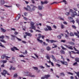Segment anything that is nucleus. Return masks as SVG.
Returning <instances> with one entry per match:
<instances>
[{
  "label": "nucleus",
  "instance_id": "obj_8",
  "mask_svg": "<svg viewBox=\"0 0 79 79\" xmlns=\"http://www.w3.org/2000/svg\"><path fill=\"white\" fill-rule=\"evenodd\" d=\"M60 61L62 63V64H64L66 66H68V63L67 62H63L61 60Z\"/></svg>",
  "mask_w": 79,
  "mask_h": 79
},
{
  "label": "nucleus",
  "instance_id": "obj_19",
  "mask_svg": "<svg viewBox=\"0 0 79 79\" xmlns=\"http://www.w3.org/2000/svg\"><path fill=\"white\" fill-rule=\"evenodd\" d=\"M60 52L61 53V54H64V55L65 53V52H64V50H60Z\"/></svg>",
  "mask_w": 79,
  "mask_h": 79
},
{
  "label": "nucleus",
  "instance_id": "obj_28",
  "mask_svg": "<svg viewBox=\"0 0 79 79\" xmlns=\"http://www.w3.org/2000/svg\"><path fill=\"white\" fill-rule=\"evenodd\" d=\"M61 2H64L65 4H67V2H66V1L65 0H63L62 2H61L60 3H61Z\"/></svg>",
  "mask_w": 79,
  "mask_h": 79
},
{
  "label": "nucleus",
  "instance_id": "obj_18",
  "mask_svg": "<svg viewBox=\"0 0 79 79\" xmlns=\"http://www.w3.org/2000/svg\"><path fill=\"white\" fill-rule=\"evenodd\" d=\"M52 58L54 61H56V59L55 58V56H53V55H52Z\"/></svg>",
  "mask_w": 79,
  "mask_h": 79
},
{
  "label": "nucleus",
  "instance_id": "obj_11",
  "mask_svg": "<svg viewBox=\"0 0 79 79\" xmlns=\"http://www.w3.org/2000/svg\"><path fill=\"white\" fill-rule=\"evenodd\" d=\"M11 36L12 37H14V38H16V39L19 40V41H21L22 40L21 39H20L19 38L17 37H16V36L15 35H11Z\"/></svg>",
  "mask_w": 79,
  "mask_h": 79
},
{
  "label": "nucleus",
  "instance_id": "obj_34",
  "mask_svg": "<svg viewBox=\"0 0 79 79\" xmlns=\"http://www.w3.org/2000/svg\"><path fill=\"white\" fill-rule=\"evenodd\" d=\"M44 30L45 31H48V29L47 27L44 28Z\"/></svg>",
  "mask_w": 79,
  "mask_h": 79
},
{
  "label": "nucleus",
  "instance_id": "obj_5",
  "mask_svg": "<svg viewBox=\"0 0 79 79\" xmlns=\"http://www.w3.org/2000/svg\"><path fill=\"white\" fill-rule=\"evenodd\" d=\"M38 35L39 37H38L37 38V40L38 41V42H40V43L42 44L43 42V41L42 40H40V39L41 38V34H38Z\"/></svg>",
  "mask_w": 79,
  "mask_h": 79
},
{
  "label": "nucleus",
  "instance_id": "obj_32",
  "mask_svg": "<svg viewBox=\"0 0 79 79\" xmlns=\"http://www.w3.org/2000/svg\"><path fill=\"white\" fill-rule=\"evenodd\" d=\"M57 38L59 39H61V35H59L57 36Z\"/></svg>",
  "mask_w": 79,
  "mask_h": 79
},
{
  "label": "nucleus",
  "instance_id": "obj_1",
  "mask_svg": "<svg viewBox=\"0 0 79 79\" xmlns=\"http://www.w3.org/2000/svg\"><path fill=\"white\" fill-rule=\"evenodd\" d=\"M6 74H7V75H8L9 76H10V74L8 73V71L5 70H4L3 71V72L1 73V74L3 75V76H4L5 77H6Z\"/></svg>",
  "mask_w": 79,
  "mask_h": 79
},
{
  "label": "nucleus",
  "instance_id": "obj_59",
  "mask_svg": "<svg viewBox=\"0 0 79 79\" xmlns=\"http://www.w3.org/2000/svg\"><path fill=\"white\" fill-rule=\"evenodd\" d=\"M18 34V32H17L16 31H15L14 33L15 35H17V34Z\"/></svg>",
  "mask_w": 79,
  "mask_h": 79
},
{
  "label": "nucleus",
  "instance_id": "obj_38",
  "mask_svg": "<svg viewBox=\"0 0 79 79\" xmlns=\"http://www.w3.org/2000/svg\"><path fill=\"white\" fill-rule=\"evenodd\" d=\"M13 48L15 50H19V49L15 47H14Z\"/></svg>",
  "mask_w": 79,
  "mask_h": 79
},
{
  "label": "nucleus",
  "instance_id": "obj_10",
  "mask_svg": "<svg viewBox=\"0 0 79 79\" xmlns=\"http://www.w3.org/2000/svg\"><path fill=\"white\" fill-rule=\"evenodd\" d=\"M20 18H21V15L20 14H19L16 17L15 20L16 21H18Z\"/></svg>",
  "mask_w": 79,
  "mask_h": 79
},
{
  "label": "nucleus",
  "instance_id": "obj_2",
  "mask_svg": "<svg viewBox=\"0 0 79 79\" xmlns=\"http://www.w3.org/2000/svg\"><path fill=\"white\" fill-rule=\"evenodd\" d=\"M31 27H29V29H32L34 30H35V27L34 25L35 24L34 22H31L30 23Z\"/></svg>",
  "mask_w": 79,
  "mask_h": 79
},
{
  "label": "nucleus",
  "instance_id": "obj_36",
  "mask_svg": "<svg viewBox=\"0 0 79 79\" xmlns=\"http://www.w3.org/2000/svg\"><path fill=\"white\" fill-rule=\"evenodd\" d=\"M70 36H74V34H73V33L72 32L70 33Z\"/></svg>",
  "mask_w": 79,
  "mask_h": 79
},
{
  "label": "nucleus",
  "instance_id": "obj_30",
  "mask_svg": "<svg viewBox=\"0 0 79 79\" xmlns=\"http://www.w3.org/2000/svg\"><path fill=\"white\" fill-rule=\"evenodd\" d=\"M60 74L61 76H65V75H64V74L63 73H60Z\"/></svg>",
  "mask_w": 79,
  "mask_h": 79
},
{
  "label": "nucleus",
  "instance_id": "obj_12",
  "mask_svg": "<svg viewBox=\"0 0 79 79\" xmlns=\"http://www.w3.org/2000/svg\"><path fill=\"white\" fill-rule=\"evenodd\" d=\"M31 6H32V10L33 11H35V8H37V6H35L33 5H32Z\"/></svg>",
  "mask_w": 79,
  "mask_h": 79
},
{
  "label": "nucleus",
  "instance_id": "obj_45",
  "mask_svg": "<svg viewBox=\"0 0 79 79\" xmlns=\"http://www.w3.org/2000/svg\"><path fill=\"white\" fill-rule=\"evenodd\" d=\"M4 6H6V7L7 8L11 7V6H8L7 5H4Z\"/></svg>",
  "mask_w": 79,
  "mask_h": 79
},
{
  "label": "nucleus",
  "instance_id": "obj_47",
  "mask_svg": "<svg viewBox=\"0 0 79 79\" xmlns=\"http://www.w3.org/2000/svg\"><path fill=\"white\" fill-rule=\"evenodd\" d=\"M45 65L46 66L47 68H49V67H50V65H47V63H45Z\"/></svg>",
  "mask_w": 79,
  "mask_h": 79
},
{
  "label": "nucleus",
  "instance_id": "obj_9",
  "mask_svg": "<svg viewBox=\"0 0 79 79\" xmlns=\"http://www.w3.org/2000/svg\"><path fill=\"white\" fill-rule=\"evenodd\" d=\"M74 34L75 35L77 36L78 38L79 39V31H77V32H74Z\"/></svg>",
  "mask_w": 79,
  "mask_h": 79
},
{
  "label": "nucleus",
  "instance_id": "obj_48",
  "mask_svg": "<svg viewBox=\"0 0 79 79\" xmlns=\"http://www.w3.org/2000/svg\"><path fill=\"white\" fill-rule=\"evenodd\" d=\"M61 42H63L64 43V42H66V41L65 40H62L61 41Z\"/></svg>",
  "mask_w": 79,
  "mask_h": 79
},
{
  "label": "nucleus",
  "instance_id": "obj_55",
  "mask_svg": "<svg viewBox=\"0 0 79 79\" xmlns=\"http://www.w3.org/2000/svg\"><path fill=\"white\" fill-rule=\"evenodd\" d=\"M66 15H69V12H66L65 13Z\"/></svg>",
  "mask_w": 79,
  "mask_h": 79
},
{
  "label": "nucleus",
  "instance_id": "obj_6",
  "mask_svg": "<svg viewBox=\"0 0 79 79\" xmlns=\"http://www.w3.org/2000/svg\"><path fill=\"white\" fill-rule=\"evenodd\" d=\"M5 58H6V60H8V58H10V57L6 56V54H4L3 56H1V58L2 59H4Z\"/></svg>",
  "mask_w": 79,
  "mask_h": 79
},
{
  "label": "nucleus",
  "instance_id": "obj_63",
  "mask_svg": "<svg viewBox=\"0 0 79 79\" xmlns=\"http://www.w3.org/2000/svg\"><path fill=\"white\" fill-rule=\"evenodd\" d=\"M54 28H55V29H56V26L55 25H54L53 26Z\"/></svg>",
  "mask_w": 79,
  "mask_h": 79
},
{
  "label": "nucleus",
  "instance_id": "obj_50",
  "mask_svg": "<svg viewBox=\"0 0 79 79\" xmlns=\"http://www.w3.org/2000/svg\"><path fill=\"white\" fill-rule=\"evenodd\" d=\"M77 64V62H76L73 64V66H75V65Z\"/></svg>",
  "mask_w": 79,
  "mask_h": 79
},
{
  "label": "nucleus",
  "instance_id": "obj_16",
  "mask_svg": "<svg viewBox=\"0 0 79 79\" xmlns=\"http://www.w3.org/2000/svg\"><path fill=\"white\" fill-rule=\"evenodd\" d=\"M68 44L71 45H74V43L73 42H71V41H68Z\"/></svg>",
  "mask_w": 79,
  "mask_h": 79
},
{
  "label": "nucleus",
  "instance_id": "obj_56",
  "mask_svg": "<svg viewBox=\"0 0 79 79\" xmlns=\"http://www.w3.org/2000/svg\"><path fill=\"white\" fill-rule=\"evenodd\" d=\"M5 37H6L7 39H10V37L9 36H8L6 35V36H5Z\"/></svg>",
  "mask_w": 79,
  "mask_h": 79
},
{
  "label": "nucleus",
  "instance_id": "obj_54",
  "mask_svg": "<svg viewBox=\"0 0 79 79\" xmlns=\"http://www.w3.org/2000/svg\"><path fill=\"white\" fill-rule=\"evenodd\" d=\"M41 37L43 39H44V38L45 37V36L44 35H41Z\"/></svg>",
  "mask_w": 79,
  "mask_h": 79
},
{
  "label": "nucleus",
  "instance_id": "obj_21",
  "mask_svg": "<svg viewBox=\"0 0 79 79\" xmlns=\"http://www.w3.org/2000/svg\"><path fill=\"white\" fill-rule=\"evenodd\" d=\"M46 49L48 51H49L51 50V48L49 46H48L47 47Z\"/></svg>",
  "mask_w": 79,
  "mask_h": 79
},
{
  "label": "nucleus",
  "instance_id": "obj_27",
  "mask_svg": "<svg viewBox=\"0 0 79 79\" xmlns=\"http://www.w3.org/2000/svg\"><path fill=\"white\" fill-rule=\"evenodd\" d=\"M0 41L2 42H3V43H6V41H5L4 40H0Z\"/></svg>",
  "mask_w": 79,
  "mask_h": 79
},
{
  "label": "nucleus",
  "instance_id": "obj_14",
  "mask_svg": "<svg viewBox=\"0 0 79 79\" xmlns=\"http://www.w3.org/2000/svg\"><path fill=\"white\" fill-rule=\"evenodd\" d=\"M46 27H47V28H48V31H52V27H51L50 26H48V25H47Z\"/></svg>",
  "mask_w": 79,
  "mask_h": 79
},
{
  "label": "nucleus",
  "instance_id": "obj_43",
  "mask_svg": "<svg viewBox=\"0 0 79 79\" xmlns=\"http://www.w3.org/2000/svg\"><path fill=\"white\" fill-rule=\"evenodd\" d=\"M61 27L62 29H64V26L62 24H61Z\"/></svg>",
  "mask_w": 79,
  "mask_h": 79
},
{
  "label": "nucleus",
  "instance_id": "obj_4",
  "mask_svg": "<svg viewBox=\"0 0 79 79\" xmlns=\"http://www.w3.org/2000/svg\"><path fill=\"white\" fill-rule=\"evenodd\" d=\"M24 9L25 10H26L27 11H29L31 12L32 11V9H31V7H30V6L29 5H27V7H24Z\"/></svg>",
  "mask_w": 79,
  "mask_h": 79
},
{
  "label": "nucleus",
  "instance_id": "obj_39",
  "mask_svg": "<svg viewBox=\"0 0 79 79\" xmlns=\"http://www.w3.org/2000/svg\"><path fill=\"white\" fill-rule=\"evenodd\" d=\"M46 57L48 60H50V57L48 56H46Z\"/></svg>",
  "mask_w": 79,
  "mask_h": 79
},
{
  "label": "nucleus",
  "instance_id": "obj_22",
  "mask_svg": "<svg viewBox=\"0 0 79 79\" xmlns=\"http://www.w3.org/2000/svg\"><path fill=\"white\" fill-rule=\"evenodd\" d=\"M1 30L3 32H6V30L3 28L1 27Z\"/></svg>",
  "mask_w": 79,
  "mask_h": 79
},
{
  "label": "nucleus",
  "instance_id": "obj_31",
  "mask_svg": "<svg viewBox=\"0 0 79 79\" xmlns=\"http://www.w3.org/2000/svg\"><path fill=\"white\" fill-rule=\"evenodd\" d=\"M18 77V74L17 73L15 74L14 75V77Z\"/></svg>",
  "mask_w": 79,
  "mask_h": 79
},
{
  "label": "nucleus",
  "instance_id": "obj_25",
  "mask_svg": "<svg viewBox=\"0 0 79 79\" xmlns=\"http://www.w3.org/2000/svg\"><path fill=\"white\" fill-rule=\"evenodd\" d=\"M53 45L54 46V47H52V48H57V45H56L55 44H53Z\"/></svg>",
  "mask_w": 79,
  "mask_h": 79
},
{
  "label": "nucleus",
  "instance_id": "obj_7",
  "mask_svg": "<svg viewBox=\"0 0 79 79\" xmlns=\"http://www.w3.org/2000/svg\"><path fill=\"white\" fill-rule=\"evenodd\" d=\"M64 46L66 47L67 48H68V49H70V50H73V46H72L68 45L66 44H64Z\"/></svg>",
  "mask_w": 79,
  "mask_h": 79
},
{
  "label": "nucleus",
  "instance_id": "obj_3",
  "mask_svg": "<svg viewBox=\"0 0 79 79\" xmlns=\"http://www.w3.org/2000/svg\"><path fill=\"white\" fill-rule=\"evenodd\" d=\"M70 12L72 13V16L73 18L75 17V16H76V15H77V13H76V11H73L72 9L70 10Z\"/></svg>",
  "mask_w": 79,
  "mask_h": 79
},
{
  "label": "nucleus",
  "instance_id": "obj_60",
  "mask_svg": "<svg viewBox=\"0 0 79 79\" xmlns=\"http://www.w3.org/2000/svg\"><path fill=\"white\" fill-rule=\"evenodd\" d=\"M44 4H47L48 3V2L47 1H45L44 2Z\"/></svg>",
  "mask_w": 79,
  "mask_h": 79
},
{
  "label": "nucleus",
  "instance_id": "obj_61",
  "mask_svg": "<svg viewBox=\"0 0 79 79\" xmlns=\"http://www.w3.org/2000/svg\"><path fill=\"white\" fill-rule=\"evenodd\" d=\"M24 19L26 20V21H27V20H28L27 18H26L25 17H24Z\"/></svg>",
  "mask_w": 79,
  "mask_h": 79
},
{
  "label": "nucleus",
  "instance_id": "obj_42",
  "mask_svg": "<svg viewBox=\"0 0 79 79\" xmlns=\"http://www.w3.org/2000/svg\"><path fill=\"white\" fill-rule=\"evenodd\" d=\"M61 47L63 50H67L66 48H64L63 46H61Z\"/></svg>",
  "mask_w": 79,
  "mask_h": 79
},
{
  "label": "nucleus",
  "instance_id": "obj_35",
  "mask_svg": "<svg viewBox=\"0 0 79 79\" xmlns=\"http://www.w3.org/2000/svg\"><path fill=\"white\" fill-rule=\"evenodd\" d=\"M2 62L4 63V64H5V63H6V62H7V60H3Z\"/></svg>",
  "mask_w": 79,
  "mask_h": 79
},
{
  "label": "nucleus",
  "instance_id": "obj_58",
  "mask_svg": "<svg viewBox=\"0 0 79 79\" xmlns=\"http://www.w3.org/2000/svg\"><path fill=\"white\" fill-rule=\"evenodd\" d=\"M68 19H73V17H68Z\"/></svg>",
  "mask_w": 79,
  "mask_h": 79
},
{
  "label": "nucleus",
  "instance_id": "obj_49",
  "mask_svg": "<svg viewBox=\"0 0 79 79\" xmlns=\"http://www.w3.org/2000/svg\"><path fill=\"white\" fill-rule=\"evenodd\" d=\"M65 37L66 38H68V37H69V36L68 35H67V34H65Z\"/></svg>",
  "mask_w": 79,
  "mask_h": 79
},
{
  "label": "nucleus",
  "instance_id": "obj_51",
  "mask_svg": "<svg viewBox=\"0 0 79 79\" xmlns=\"http://www.w3.org/2000/svg\"><path fill=\"white\" fill-rule=\"evenodd\" d=\"M40 68H41V69H44V68H45V67L42 66H40Z\"/></svg>",
  "mask_w": 79,
  "mask_h": 79
},
{
  "label": "nucleus",
  "instance_id": "obj_13",
  "mask_svg": "<svg viewBox=\"0 0 79 79\" xmlns=\"http://www.w3.org/2000/svg\"><path fill=\"white\" fill-rule=\"evenodd\" d=\"M25 34H26L27 35L29 36V37H31V36H32V34L29 33H27V32H26L25 33Z\"/></svg>",
  "mask_w": 79,
  "mask_h": 79
},
{
  "label": "nucleus",
  "instance_id": "obj_40",
  "mask_svg": "<svg viewBox=\"0 0 79 79\" xmlns=\"http://www.w3.org/2000/svg\"><path fill=\"white\" fill-rule=\"evenodd\" d=\"M19 57H21V58H24L25 57V56H23V55H21L19 56Z\"/></svg>",
  "mask_w": 79,
  "mask_h": 79
},
{
  "label": "nucleus",
  "instance_id": "obj_37",
  "mask_svg": "<svg viewBox=\"0 0 79 79\" xmlns=\"http://www.w3.org/2000/svg\"><path fill=\"white\" fill-rule=\"evenodd\" d=\"M73 48L74 49L75 51H76V52H79V50L76 49V48H75V47H73Z\"/></svg>",
  "mask_w": 79,
  "mask_h": 79
},
{
  "label": "nucleus",
  "instance_id": "obj_17",
  "mask_svg": "<svg viewBox=\"0 0 79 79\" xmlns=\"http://www.w3.org/2000/svg\"><path fill=\"white\" fill-rule=\"evenodd\" d=\"M0 3L1 5H3L5 4V1L4 0H1L0 1Z\"/></svg>",
  "mask_w": 79,
  "mask_h": 79
},
{
  "label": "nucleus",
  "instance_id": "obj_64",
  "mask_svg": "<svg viewBox=\"0 0 79 79\" xmlns=\"http://www.w3.org/2000/svg\"><path fill=\"white\" fill-rule=\"evenodd\" d=\"M63 23L64 24H68V23H67L66 22H64Z\"/></svg>",
  "mask_w": 79,
  "mask_h": 79
},
{
  "label": "nucleus",
  "instance_id": "obj_29",
  "mask_svg": "<svg viewBox=\"0 0 79 79\" xmlns=\"http://www.w3.org/2000/svg\"><path fill=\"white\" fill-rule=\"evenodd\" d=\"M75 61H77V62H78V63L79 62V58H77L75 59Z\"/></svg>",
  "mask_w": 79,
  "mask_h": 79
},
{
  "label": "nucleus",
  "instance_id": "obj_41",
  "mask_svg": "<svg viewBox=\"0 0 79 79\" xmlns=\"http://www.w3.org/2000/svg\"><path fill=\"white\" fill-rule=\"evenodd\" d=\"M11 50H12V51L14 52H15V48H13H13H11Z\"/></svg>",
  "mask_w": 79,
  "mask_h": 79
},
{
  "label": "nucleus",
  "instance_id": "obj_23",
  "mask_svg": "<svg viewBox=\"0 0 79 79\" xmlns=\"http://www.w3.org/2000/svg\"><path fill=\"white\" fill-rule=\"evenodd\" d=\"M49 42H50L51 43H53V42H56V41H55L53 40H50Z\"/></svg>",
  "mask_w": 79,
  "mask_h": 79
},
{
  "label": "nucleus",
  "instance_id": "obj_46",
  "mask_svg": "<svg viewBox=\"0 0 79 79\" xmlns=\"http://www.w3.org/2000/svg\"><path fill=\"white\" fill-rule=\"evenodd\" d=\"M72 27L73 29H76V27L74 25H72Z\"/></svg>",
  "mask_w": 79,
  "mask_h": 79
},
{
  "label": "nucleus",
  "instance_id": "obj_44",
  "mask_svg": "<svg viewBox=\"0 0 79 79\" xmlns=\"http://www.w3.org/2000/svg\"><path fill=\"white\" fill-rule=\"evenodd\" d=\"M76 22L77 23H78V24H79V19H77L76 20Z\"/></svg>",
  "mask_w": 79,
  "mask_h": 79
},
{
  "label": "nucleus",
  "instance_id": "obj_20",
  "mask_svg": "<svg viewBox=\"0 0 79 79\" xmlns=\"http://www.w3.org/2000/svg\"><path fill=\"white\" fill-rule=\"evenodd\" d=\"M50 77V75H45V78H46V79H47Z\"/></svg>",
  "mask_w": 79,
  "mask_h": 79
},
{
  "label": "nucleus",
  "instance_id": "obj_33",
  "mask_svg": "<svg viewBox=\"0 0 79 79\" xmlns=\"http://www.w3.org/2000/svg\"><path fill=\"white\" fill-rule=\"evenodd\" d=\"M4 37H5V36L4 35H2L0 36V39H4Z\"/></svg>",
  "mask_w": 79,
  "mask_h": 79
},
{
  "label": "nucleus",
  "instance_id": "obj_57",
  "mask_svg": "<svg viewBox=\"0 0 79 79\" xmlns=\"http://www.w3.org/2000/svg\"><path fill=\"white\" fill-rule=\"evenodd\" d=\"M68 74H71V75H73V73H71L70 72H68Z\"/></svg>",
  "mask_w": 79,
  "mask_h": 79
},
{
  "label": "nucleus",
  "instance_id": "obj_15",
  "mask_svg": "<svg viewBox=\"0 0 79 79\" xmlns=\"http://www.w3.org/2000/svg\"><path fill=\"white\" fill-rule=\"evenodd\" d=\"M42 8H44V7H43V6H38V9L39 10H42Z\"/></svg>",
  "mask_w": 79,
  "mask_h": 79
},
{
  "label": "nucleus",
  "instance_id": "obj_53",
  "mask_svg": "<svg viewBox=\"0 0 79 79\" xmlns=\"http://www.w3.org/2000/svg\"><path fill=\"white\" fill-rule=\"evenodd\" d=\"M56 66H58V67H60V66H61V65H60V64H56Z\"/></svg>",
  "mask_w": 79,
  "mask_h": 79
},
{
  "label": "nucleus",
  "instance_id": "obj_62",
  "mask_svg": "<svg viewBox=\"0 0 79 79\" xmlns=\"http://www.w3.org/2000/svg\"><path fill=\"white\" fill-rule=\"evenodd\" d=\"M31 2H32V3H35V1L34 0H31Z\"/></svg>",
  "mask_w": 79,
  "mask_h": 79
},
{
  "label": "nucleus",
  "instance_id": "obj_52",
  "mask_svg": "<svg viewBox=\"0 0 79 79\" xmlns=\"http://www.w3.org/2000/svg\"><path fill=\"white\" fill-rule=\"evenodd\" d=\"M27 12H25L24 13V15L25 16H27Z\"/></svg>",
  "mask_w": 79,
  "mask_h": 79
},
{
  "label": "nucleus",
  "instance_id": "obj_24",
  "mask_svg": "<svg viewBox=\"0 0 79 79\" xmlns=\"http://www.w3.org/2000/svg\"><path fill=\"white\" fill-rule=\"evenodd\" d=\"M53 45L54 46V47H52V48H57V45H56L55 44H53Z\"/></svg>",
  "mask_w": 79,
  "mask_h": 79
},
{
  "label": "nucleus",
  "instance_id": "obj_26",
  "mask_svg": "<svg viewBox=\"0 0 79 79\" xmlns=\"http://www.w3.org/2000/svg\"><path fill=\"white\" fill-rule=\"evenodd\" d=\"M33 69L35 70H38V68L35 67H33Z\"/></svg>",
  "mask_w": 79,
  "mask_h": 79
}]
</instances>
